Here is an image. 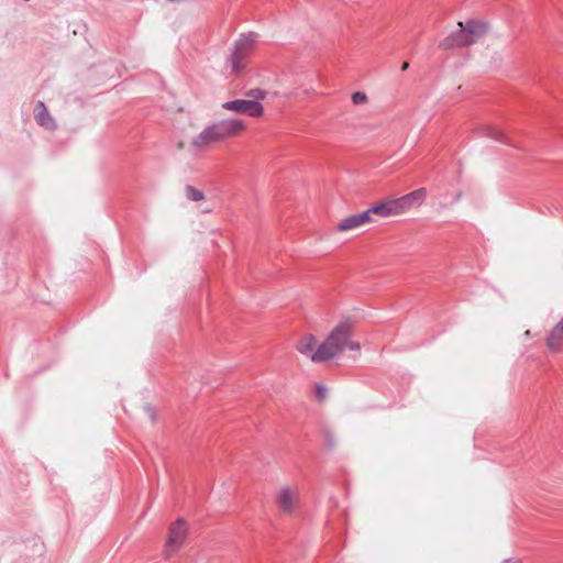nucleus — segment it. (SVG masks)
<instances>
[{"label":"nucleus","instance_id":"obj_1","mask_svg":"<svg viewBox=\"0 0 563 563\" xmlns=\"http://www.w3.org/2000/svg\"><path fill=\"white\" fill-rule=\"evenodd\" d=\"M246 129V123L236 118H228L206 126L200 133L192 136L188 143L195 150H205L212 143L239 136Z\"/></svg>","mask_w":563,"mask_h":563},{"label":"nucleus","instance_id":"obj_2","mask_svg":"<svg viewBox=\"0 0 563 563\" xmlns=\"http://www.w3.org/2000/svg\"><path fill=\"white\" fill-rule=\"evenodd\" d=\"M426 197L427 190L424 188H419L399 198L385 199L368 209L372 217H400L412 208L420 207L426 200Z\"/></svg>","mask_w":563,"mask_h":563},{"label":"nucleus","instance_id":"obj_3","mask_svg":"<svg viewBox=\"0 0 563 563\" xmlns=\"http://www.w3.org/2000/svg\"><path fill=\"white\" fill-rule=\"evenodd\" d=\"M457 29L444 37L439 47L444 51H450L457 47L468 46L481 40L489 29L485 21L467 20L466 22H459Z\"/></svg>","mask_w":563,"mask_h":563},{"label":"nucleus","instance_id":"obj_4","mask_svg":"<svg viewBox=\"0 0 563 563\" xmlns=\"http://www.w3.org/2000/svg\"><path fill=\"white\" fill-rule=\"evenodd\" d=\"M353 324L350 320L339 322L322 341V347L325 361L335 357L345 349L358 351L361 345L358 342L351 340Z\"/></svg>","mask_w":563,"mask_h":563},{"label":"nucleus","instance_id":"obj_5","mask_svg":"<svg viewBox=\"0 0 563 563\" xmlns=\"http://www.w3.org/2000/svg\"><path fill=\"white\" fill-rule=\"evenodd\" d=\"M294 349L306 360L312 363L325 361L322 342H319L312 333L301 334L294 343Z\"/></svg>","mask_w":563,"mask_h":563},{"label":"nucleus","instance_id":"obj_6","mask_svg":"<svg viewBox=\"0 0 563 563\" xmlns=\"http://www.w3.org/2000/svg\"><path fill=\"white\" fill-rule=\"evenodd\" d=\"M276 505L287 516L296 512L300 504V489L296 485H282L276 492Z\"/></svg>","mask_w":563,"mask_h":563},{"label":"nucleus","instance_id":"obj_7","mask_svg":"<svg viewBox=\"0 0 563 563\" xmlns=\"http://www.w3.org/2000/svg\"><path fill=\"white\" fill-rule=\"evenodd\" d=\"M188 533V526L185 520L177 519L168 529V537L165 543L164 555L170 558L185 544Z\"/></svg>","mask_w":563,"mask_h":563},{"label":"nucleus","instance_id":"obj_8","mask_svg":"<svg viewBox=\"0 0 563 563\" xmlns=\"http://www.w3.org/2000/svg\"><path fill=\"white\" fill-rule=\"evenodd\" d=\"M252 47L253 41L249 37L236 42L234 51L227 62V66L230 69L229 75H238L243 70Z\"/></svg>","mask_w":563,"mask_h":563},{"label":"nucleus","instance_id":"obj_9","mask_svg":"<svg viewBox=\"0 0 563 563\" xmlns=\"http://www.w3.org/2000/svg\"><path fill=\"white\" fill-rule=\"evenodd\" d=\"M221 109L253 118H258L264 114V107L260 102L249 99L225 101L221 103Z\"/></svg>","mask_w":563,"mask_h":563},{"label":"nucleus","instance_id":"obj_10","mask_svg":"<svg viewBox=\"0 0 563 563\" xmlns=\"http://www.w3.org/2000/svg\"><path fill=\"white\" fill-rule=\"evenodd\" d=\"M373 222L374 220L369 209H367L363 212L350 214L341 219L336 224V231L341 233L352 232Z\"/></svg>","mask_w":563,"mask_h":563},{"label":"nucleus","instance_id":"obj_11","mask_svg":"<svg viewBox=\"0 0 563 563\" xmlns=\"http://www.w3.org/2000/svg\"><path fill=\"white\" fill-rule=\"evenodd\" d=\"M34 119L38 125L44 128L45 130L52 131L56 129V121L48 112L44 102L37 101L34 107Z\"/></svg>","mask_w":563,"mask_h":563},{"label":"nucleus","instance_id":"obj_12","mask_svg":"<svg viewBox=\"0 0 563 563\" xmlns=\"http://www.w3.org/2000/svg\"><path fill=\"white\" fill-rule=\"evenodd\" d=\"M547 345L551 351H558L563 346V316L558 324L549 333Z\"/></svg>","mask_w":563,"mask_h":563},{"label":"nucleus","instance_id":"obj_13","mask_svg":"<svg viewBox=\"0 0 563 563\" xmlns=\"http://www.w3.org/2000/svg\"><path fill=\"white\" fill-rule=\"evenodd\" d=\"M185 195L187 199L191 201H201L205 199V194L192 186H186Z\"/></svg>","mask_w":563,"mask_h":563},{"label":"nucleus","instance_id":"obj_14","mask_svg":"<svg viewBox=\"0 0 563 563\" xmlns=\"http://www.w3.org/2000/svg\"><path fill=\"white\" fill-rule=\"evenodd\" d=\"M245 96L249 97V100H255L260 102L261 100H264L267 96V92L264 89L261 88H253L245 92Z\"/></svg>","mask_w":563,"mask_h":563},{"label":"nucleus","instance_id":"obj_15","mask_svg":"<svg viewBox=\"0 0 563 563\" xmlns=\"http://www.w3.org/2000/svg\"><path fill=\"white\" fill-rule=\"evenodd\" d=\"M351 101L354 106H365L368 103L369 98L363 91H355L351 95Z\"/></svg>","mask_w":563,"mask_h":563},{"label":"nucleus","instance_id":"obj_16","mask_svg":"<svg viewBox=\"0 0 563 563\" xmlns=\"http://www.w3.org/2000/svg\"><path fill=\"white\" fill-rule=\"evenodd\" d=\"M324 445L328 450H333L336 446V438L331 430L323 431Z\"/></svg>","mask_w":563,"mask_h":563},{"label":"nucleus","instance_id":"obj_17","mask_svg":"<svg viewBox=\"0 0 563 563\" xmlns=\"http://www.w3.org/2000/svg\"><path fill=\"white\" fill-rule=\"evenodd\" d=\"M316 396L320 401H324L328 397V389L324 385L316 386Z\"/></svg>","mask_w":563,"mask_h":563},{"label":"nucleus","instance_id":"obj_18","mask_svg":"<svg viewBox=\"0 0 563 563\" xmlns=\"http://www.w3.org/2000/svg\"><path fill=\"white\" fill-rule=\"evenodd\" d=\"M490 135L493 137L497 139V140H503V132L501 131L494 130Z\"/></svg>","mask_w":563,"mask_h":563},{"label":"nucleus","instance_id":"obj_19","mask_svg":"<svg viewBox=\"0 0 563 563\" xmlns=\"http://www.w3.org/2000/svg\"><path fill=\"white\" fill-rule=\"evenodd\" d=\"M504 563H522V562L519 559H509V560H506Z\"/></svg>","mask_w":563,"mask_h":563},{"label":"nucleus","instance_id":"obj_20","mask_svg":"<svg viewBox=\"0 0 563 563\" xmlns=\"http://www.w3.org/2000/svg\"><path fill=\"white\" fill-rule=\"evenodd\" d=\"M523 338H525V339H530V338H531V332H530V330H526V331L523 332Z\"/></svg>","mask_w":563,"mask_h":563},{"label":"nucleus","instance_id":"obj_21","mask_svg":"<svg viewBox=\"0 0 563 563\" xmlns=\"http://www.w3.org/2000/svg\"><path fill=\"white\" fill-rule=\"evenodd\" d=\"M186 146V142L185 140H181L179 143H178V147L179 148H184Z\"/></svg>","mask_w":563,"mask_h":563},{"label":"nucleus","instance_id":"obj_22","mask_svg":"<svg viewBox=\"0 0 563 563\" xmlns=\"http://www.w3.org/2000/svg\"><path fill=\"white\" fill-rule=\"evenodd\" d=\"M408 67H409V64L408 63H404L402 66H401V69L406 70Z\"/></svg>","mask_w":563,"mask_h":563}]
</instances>
